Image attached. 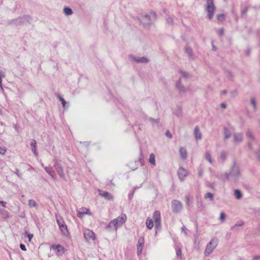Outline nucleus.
I'll return each instance as SVG.
<instances>
[{"instance_id": "obj_11", "label": "nucleus", "mask_w": 260, "mask_h": 260, "mask_svg": "<svg viewBox=\"0 0 260 260\" xmlns=\"http://www.w3.org/2000/svg\"><path fill=\"white\" fill-rule=\"evenodd\" d=\"M178 175L181 181H183L187 175V172L182 168H180L178 171Z\"/></svg>"}, {"instance_id": "obj_10", "label": "nucleus", "mask_w": 260, "mask_h": 260, "mask_svg": "<svg viewBox=\"0 0 260 260\" xmlns=\"http://www.w3.org/2000/svg\"><path fill=\"white\" fill-rule=\"evenodd\" d=\"M182 205L178 201H173L172 202V208L174 212H178L182 209Z\"/></svg>"}, {"instance_id": "obj_19", "label": "nucleus", "mask_w": 260, "mask_h": 260, "mask_svg": "<svg viewBox=\"0 0 260 260\" xmlns=\"http://www.w3.org/2000/svg\"><path fill=\"white\" fill-rule=\"evenodd\" d=\"M177 88L180 92H183L185 91V88L182 84H181L179 82H178L177 84Z\"/></svg>"}, {"instance_id": "obj_38", "label": "nucleus", "mask_w": 260, "mask_h": 260, "mask_svg": "<svg viewBox=\"0 0 260 260\" xmlns=\"http://www.w3.org/2000/svg\"><path fill=\"white\" fill-rule=\"evenodd\" d=\"M166 136L169 138H171L172 137V134L170 133V132L168 131L166 133Z\"/></svg>"}, {"instance_id": "obj_31", "label": "nucleus", "mask_w": 260, "mask_h": 260, "mask_svg": "<svg viewBox=\"0 0 260 260\" xmlns=\"http://www.w3.org/2000/svg\"><path fill=\"white\" fill-rule=\"evenodd\" d=\"M6 151H7L6 149L3 148H2L1 147H0V154H1L3 155H5Z\"/></svg>"}, {"instance_id": "obj_23", "label": "nucleus", "mask_w": 260, "mask_h": 260, "mask_svg": "<svg viewBox=\"0 0 260 260\" xmlns=\"http://www.w3.org/2000/svg\"><path fill=\"white\" fill-rule=\"evenodd\" d=\"M28 205L30 207H34L36 206V203L35 201L32 200H30L28 201Z\"/></svg>"}, {"instance_id": "obj_28", "label": "nucleus", "mask_w": 260, "mask_h": 260, "mask_svg": "<svg viewBox=\"0 0 260 260\" xmlns=\"http://www.w3.org/2000/svg\"><path fill=\"white\" fill-rule=\"evenodd\" d=\"M25 236H26L28 237V238L29 239V241L30 242L33 237V235L31 234H29L27 232H25Z\"/></svg>"}, {"instance_id": "obj_40", "label": "nucleus", "mask_w": 260, "mask_h": 260, "mask_svg": "<svg viewBox=\"0 0 260 260\" xmlns=\"http://www.w3.org/2000/svg\"><path fill=\"white\" fill-rule=\"evenodd\" d=\"M0 87L1 88H2V77H0Z\"/></svg>"}, {"instance_id": "obj_24", "label": "nucleus", "mask_w": 260, "mask_h": 260, "mask_svg": "<svg viewBox=\"0 0 260 260\" xmlns=\"http://www.w3.org/2000/svg\"><path fill=\"white\" fill-rule=\"evenodd\" d=\"M224 134L225 139H228L230 137V133L227 129H224Z\"/></svg>"}, {"instance_id": "obj_3", "label": "nucleus", "mask_w": 260, "mask_h": 260, "mask_svg": "<svg viewBox=\"0 0 260 260\" xmlns=\"http://www.w3.org/2000/svg\"><path fill=\"white\" fill-rule=\"evenodd\" d=\"M84 237L86 242L89 243H95L96 237L93 231L86 229L83 232Z\"/></svg>"}, {"instance_id": "obj_45", "label": "nucleus", "mask_w": 260, "mask_h": 260, "mask_svg": "<svg viewBox=\"0 0 260 260\" xmlns=\"http://www.w3.org/2000/svg\"><path fill=\"white\" fill-rule=\"evenodd\" d=\"M187 203H188V202H189V200H188V198L187 199Z\"/></svg>"}, {"instance_id": "obj_32", "label": "nucleus", "mask_w": 260, "mask_h": 260, "mask_svg": "<svg viewBox=\"0 0 260 260\" xmlns=\"http://www.w3.org/2000/svg\"><path fill=\"white\" fill-rule=\"evenodd\" d=\"M225 214L223 212H221L220 214V219L221 221H224L225 218Z\"/></svg>"}, {"instance_id": "obj_16", "label": "nucleus", "mask_w": 260, "mask_h": 260, "mask_svg": "<svg viewBox=\"0 0 260 260\" xmlns=\"http://www.w3.org/2000/svg\"><path fill=\"white\" fill-rule=\"evenodd\" d=\"M146 224L147 228L149 230L152 229L154 226L153 221L150 218H148L147 219L146 221Z\"/></svg>"}, {"instance_id": "obj_36", "label": "nucleus", "mask_w": 260, "mask_h": 260, "mask_svg": "<svg viewBox=\"0 0 260 260\" xmlns=\"http://www.w3.org/2000/svg\"><path fill=\"white\" fill-rule=\"evenodd\" d=\"M247 136H248L250 138H251V139H254V136H253V134H252L251 132H247Z\"/></svg>"}, {"instance_id": "obj_44", "label": "nucleus", "mask_w": 260, "mask_h": 260, "mask_svg": "<svg viewBox=\"0 0 260 260\" xmlns=\"http://www.w3.org/2000/svg\"><path fill=\"white\" fill-rule=\"evenodd\" d=\"M220 31H221V34H223V29H221Z\"/></svg>"}, {"instance_id": "obj_25", "label": "nucleus", "mask_w": 260, "mask_h": 260, "mask_svg": "<svg viewBox=\"0 0 260 260\" xmlns=\"http://www.w3.org/2000/svg\"><path fill=\"white\" fill-rule=\"evenodd\" d=\"M143 246L141 245H137V253L138 255L140 254L143 250Z\"/></svg>"}, {"instance_id": "obj_27", "label": "nucleus", "mask_w": 260, "mask_h": 260, "mask_svg": "<svg viewBox=\"0 0 260 260\" xmlns=\"http://www.w3.org/2000/svg\"><path fill=\"white\" fill-rule=\"evenodd\" d=\"M206 159L208 160V161L211 164L212 163V160L211 156L210 155V154L208 153H207L206 154Z\"/></svg>"}, {"instance_id": "obj_14", "label": "nucleus", "mask_w": 260, "mask_h": 260, "mask_svg": "<svg viewBox=\"0 0 260 260\" xmlns=\"http://www.w3.org/2000/svg\"><path fill=\"white\" fill-rule=\"evenodd\" d=\"M243 140V136L241 133H236L234 135V140L236 143L241 142Z\"/></svg>"}, {"instance_id": "obj_6", "label": "nucleus", "mask_w": 260, "mask_h": 260, "mask_svg": "<svg viewBox=\"0 0 260 260\" xmlns=\"http://www.w3.org/2000/svg\"><path fill=\"white\" fill-rule=\"evenodd\" d=\"M56 220L62 234L64 236H68L69 235V232L63 219L60 217L56 216Z\"/></svg>"}, {"instance_id": "obj_26", "label": "nucleus", "mask_w": 260, "mask_h": 260, "mask_svg": "<svg viewBox=\"0 0 260 260\" xmlns=\"http://www.w3.org/2000/svg\"><path fill=\"white\" fill-rule=\"evenodd\" d=\"M144 243V239L143 237L140 238L138 240V245H141L143 246Z\"/></svg>"}, {"instance_id": "obj_5", "label": "nucleus", "mask_w": 260, "mask_h": 260, "mask_svg": "<svg viewBox=\"0 0 260 260\" xmlns=\"http://www.w3.org/2000/svg\"><path fill=\"white\" fill-rule=\"evenodd\" d=\"M156 14L154 13L151 12L150 14H146L142 18V22L143 24L147 26L151 24L152 21L155 19Z\"/></svg>"}, {"instance_id": "obj_29", "label": "nucleus", "mask_w": 260, "mask_h": 260, "mask_svg": "<svg viewBox=\"0 0 260 260\" xmlns=\"http://www.w3.org/2000/svg\"><path fill=\"white\" fill-rule=\"evenodd\" d=\"M251 103L252 105V106L254 109H256V103L255 100L254 99H251Z\"/></svg>"}, {"instance_id": "obj_33", "label": "nucleus", "mask_w": 260, "mask_h": 260, "mask_svg": "<svg viewBox=\"0 0 260 260\" xmlns=\"http://www.w3.org/2000/svg\"><path fill=\"white\" fill-rule=\"evenodd\" d=\"M176 254L180 258H181V249L180 248H178L177 250H176Z\"/></svg>"}, {"instance_id": "obj_1", "label": "nucleus", "mask_w": 260, "mask_h": 260, "mask_svg": "<svg viewBox=\"0 0 260 260\" xmlns=\"http://www.w3.org/2000/svg\"><path fill=\"white\" fill-rule=\"evenodd\" d=\"M126 220V216L124 215L122 216L118 217L109 222L108 227L111 230L116 231L117 229L121 226Z\"/></svg>"}, {"instance_id": "obj_30", "label": "nucleus", "mask_w": 260, "mask_h": 260, "mask_svg": "<svg viewBox=\"0 0 260 260\" xmlns=\"http://www.w3.org/2000/svg\"><path fill=\"white\" fill-rule=\"evenodd\" d=\"M205 197L206 198H209L211 200H213V194L211 193L207 192L206 194Z\"/></svg>"}, {"instance_id": "obj_2", "label": "nucleus", "mask_w": 260, "mask_h": 260, "mask_svg": "<svg viewBox=\"0 0 260 260\" xmlns=\"http://www.w3.org/2000/svg\"><path fill=\"white\" fill-rule=\"evenodd\" d=\"M218 245V240L216 239H212L207 244L205 248L204 254L205 256H209Z\"/></svg>"}, {"instance_id": "obj_7", "label": "nucleus", "mask_w": 260, "mask_h": 260, "mask_svg": "<svg viewBox=\"0 0 260 260\" xmlns=\"http://www.w3.org/2000/svg\"><path fill=\"white\" fill-rule=\"evenodd\" d=\"M51 251L55 252L56 255L58 256H62L66 252L64 247L60 244H53L50 247Z\"/></svg>"}, {"instance_id": "obj_37", "label": "nucleus", "mask_w": 260, "mask_h": 260, "mask_svg": "<svg viewBox=\"0 0 260 260\" xmlns=\"http://www.w3.org/2000/svg\"><path fill=\"white\" fill-rule=\"evenodd\" d=\"M20 248H21V249L23 251H26V249L25 248V246L23 244H20Z\"/></svg>"}, {"instance_id": "obj_9", "label": "nucleus", "mask_w": 260, "mask_h": 260, "mask_svg": "<svg viewBox=\"0 0 260 260\" xmlns=\"http://www.w3.org/2000/svg\"><path fill=\"white\" fill-rule=\"evenodd\" d=\"M91 215L89 210L86 208H81L77 212V215L79 217L82 218L85 215Z\"/></svg>"}, {"instance_id": "obj_34", "label": "nucleus", "mask_w": 260, "mask_h": 260, "mask_svg": "<svg viewBox=\"0 0 260 260\" xmlns=\"http://www.w3.org/2000/svg\"><path fill=\"white\" fill-rule=\"evenodd\" d=\"M137 61L138 62H147V59L145 57H142L140 58H139Z\"/></svg>"}, {"instance_id": "obj_4", "label": "nucleus", "mask_w": 260, "mask_h": 260, "mask_svg": "<svg viewBox=\"0 0 260 260\" xmlns=\"http://www.w3.org/2000/svg\"><path fill=\"white\" fill-rule=\"evenodd\" d=\"M206 10L208 12V17L211 19L212 18L214 11L215 10V6L214 4L213 0H207L206 1Z\"/></svg>"}, {"instance_id": "obj_35", "label": "nucleus", "mask_w": 260, "mask_h": 260, "mask_svg": "<svg viewBox=\"0 0 260 260\" xmlns=\"http://www.w3.org/2000/svg\"><path fill=\"white\" fill-rule=\"evenodd\" d=\"M59 99L61 101L62 106L64 107L66 104L65 100L60 96H59Z\"/></svg>"}, {"instance_id": "obj_43", "label": "nucleus", "mask_w": 260, "mask_h": 260, "mask_svg": "<svg viewBox=\"0 0 260 260\" xmlns=\"http://www.w3.org/2000/svg\"><path fill=\"white\" fill-rule=\"evenodd\" d=\"M46 170L48 173H49V174L51 175V171L50 170H48L47 169H46Z\"/></svg>"}, {"instance_id": "obj_12", "label": "nucleus", "mask_w": 260, "mask_h": 260, "mask_svg": "<svg viewBox=\"0 0 260 260\" xmlns=\"http://www.w3.org/2000/svg\"><path fill=\"white\" fill-rule=\"evenodd\" d=\"M99 194L103 198H104L105 199L111 200L113 199V197L112 195L109 193L108 192L102 191V190H99Z\"/></svg>"}, {"instance_id": "obj_46", "label": "nucleus", "mask_w": 260, "mask_h": 260, "mask_svg": "<svg viewBox=\"0 0 260 260\" xmlns=\"http://www.w3.org/2000/svg\"><path fill=\"white\" fill-rule=\"evenodd\" d=\"M1 113V111L0 110V114Z\"/></svg>"}, {"instance_id": "obj_39", "label": "nucleus", "mask_w": 260, "mask_h": 260, "mask_svg": "<svg viewBox=\"0 0 260 260\" xmlns=\"http://www.w3.org/2000/svg\"><path fill=\"white\" fill-rule=\"evenodd\" d=\"M0 204L3 206V207H6V203L3 202V201H0Z\"/></svg>"}, {"instance_id": "obj_41", "label": "nucleus", "mask_w": 260, "mask_h": 260, "mask_svg": "<svg viewBox=\"0 0 260 260\" xmlns=\"http://www.w3.org/2000/svg\"><path fill=\"white\" fill-rule=\"evenodd\" d=\"M221 107L223 108V109H225L226 108V105L225 104H222L221 105Z\"/></svg>"}, {"instance_id": "obj_17", "label": "nucleus", "mask_w": 260, "mask_h": 260, "mask_svg": "<svg viewBox=\"0 0 260 260\" xmlns=\"http://www.w3.org/2000/svg\"><path fill=\"white\" fill-rule=\"evenodd\" d=\"M31 149H32V152H34V153L35 154V155H37V148H36V145H37V143L36 142V141L35 140H33L31 143Z\"/></svg>"}, {"instance_id": "obj_22", "label": "nucleus", "mask_w": 260, "mask_h": 260, "mask_svg": "<svg viewBox=\"0 0 260 260\" xmlns=\"http://www.w3.org/2000/svg\"><path fill=\"white\" fill-rule=\"evenodd\" d=\"M235 194L237 199H240L241 198L242 194L240 191L238 189L235 190Z\"/></svg>"}, {"instance_id": "obj_42", "label": "nucleus", "mask_w": 260, "mask_h": 260, "mask_svg": "<svg viewBox=\"0 0 260 260\" xmlns=\"http://www.w3.org/2000/svg\"><path fill=\"white\" fill-rule=\"evenodd\" d=\"M3 76H4V73L0 71V77H2Z\"/></svg>"}, {"instance_id": "obj_15", "label": "nucleus", "mask_w": 260, "mask_h": 260, "mask_svg": "<svg viewBox=\"0 0 260 260\" xmlns=\"http://www.w3.org/2000/svg\"><path fill=\"white\" fill-rule=\"evenodd\" d=\"M179 152L183 159H185L187 158V151L183 147L180 148Z\"/></svg>"}, {"instance_id": "obj_13", "label": "nucleus", "mask_w": 260, "mask_h": 260, "mask_svg": "<svg viewBox=\"0 0 260 260\" xmlns=\"http://www.w3.org/2000/svg\"><path fill=\"white\" fill-rule=\"evenodd\" d=\"M194 135L197 140H200L202 139V133L198 126H196L194 128Z\"/></svg>"}, {"instance_id": "obj_21", "label": "nucleus", "mask_w": 260, "mask_h": 260, "mask_svg": "<svg viewBox=\"0 0 260 260\" xmlns=\"http://www.w3.org/2000/svg\"><path fill=\"white\" fill-rule=\"evenodd\" d=\"M225 17L224 14H219L217 15V19L219 21H223L225 19Z\"/></svg>"}, {"instance_id": "obj_20", "label": "nucleus", "mask_w": 260, "mask_h": 260, "mask_svg": "<svg viewBox=\"0 0 260 260\" xmlns=\"http://www.w3.org/2000/svg\"><path fill=\"white\" fill-rule=\"evenodd\" d=\"M63 12L67 15H70L73 13V11L71 10V9L68 7L64 8L63 9Z\"/></svg>"}, {"instance_id": "obj_18", "label": "nucleus", "mask_w": 260, "mask_h": 260, "mask_svg": "<svg viewBox=\"0 0 260 260\" xmlns=\"http://www.w3.org/2000/svg\"><path fill=\"white\" fill-rule=\"evenodd\" d=\"M149 162L153 166L155 165V155L153 153H151L149 157Z\"/></svg>"}, {"instance_id": "obj_8", "label": "nucleus", "mask_w": 260, "mask_h": 260, "mask_svg": "<svg viewBox=\"0 0 260 260\" xmlns=\"http://www.w3.org/2000/svg\"><path fill=\"white\" fill-rule=\"evenodd\" d=\"M153 218L154 219L155 228H159L161 224L160 213L157 211H155L153 215Z\"/></svg>"}]
</instances>
